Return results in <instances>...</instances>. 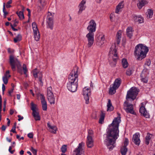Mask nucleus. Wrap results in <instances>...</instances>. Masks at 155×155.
Here are the masks:
<instances>
[{"label":"nucleus","instance_id":"423d86ee","mask_svg":"<svg viewBox=\"0 0 155 155\" xmlns=\"http://www.w3.org/2000/svg\"><path fill=\"white\" fill-rule=\"evenodd\" d=\"M121 83V80L120 78L116 79L112 85H110L109 91V94L112 95L114 94L116 90L120 86Z\"/></svg>","mask_w":155,"mask_h":155},{"label":"nucleus","instance_id":"7c9ffc66","mask_svg":"<svg viewBox=\"0 0 155 155\" xmlns=\"http://www.w3.org/2000/svg\"><path fill=\"white\" fill-rule=\"evenodd\" d=\"M122 64L123 67L125 68H127L128 65V63L127 60L124 58L122 59Z\"/></svg>","mask_w":155,"mask_h":155},{"label":"nucleus","instance_id":"6ab92c4d","mask_svg":"<svg viewBox=\"0 0 155 155\" xmlns=\"http://www.w3.org/2000/svg\"><path fill=\"white\" fill-rule=\"evenodd\" d=\"M140 135L139 133H136L133 136V141L137 145H139L140 143Z\"/></svg>","mask_w":155,"mask_h":155},{"label":"nucleus","instance_id":"bf43d9fd","mask_svg":"<svg viewBox=\"0 0 155 155\" xmlns=\"http://www.w3.org/2000/svg\"><path fill=\"white\" fill-rule=\"evenodd\" d=\"M2 98L1 95H0V111L1 110V107H2Z\"/></svg>","mask_w":155,"mask_h":155},{"label":"nucleus","instance_id":"2eb2a0df","mask_svg":"<svg viewBox=\"0 0 155 155\" xmlns=\"http://www.w3.org/2000/svg\"><path fill=\"white\" fill-rule=\"evenodd\" d=\"M116 52L117 50L114 47H111L110 48L109 53V56L110 57L112 58L113 61L115 62L118 58Z\"/></svg>","mask_w":155,"mask_h":155},{"label":"nucleus","instance_id":"f257e3e1","mask_svg":"<svg viewBox=\"0 0 155 155\" xmlns=\"http://www.w3.org/2000/svg\"><path fill=\"white\" fill-rule=\"evenodd\" d=\"M118 115L119 117L115 118L110 125L104 141L105 144L109 150H112L115 146L116 141L119 136L118 127L121 120L120 114H119Z\"/></svg>","mask_w":155,"mask_h":155},{"label":"nucleus","instance_id":"5701e85b","mask_svg":"<svg viewBox=\"0 0 155 155\" xmlns=\"http://www.w3.org/2000/svg\"><path fill=\"white\" fill-rule=\"evenodd\" d=\"M147 3L148 2L146 0H138L137 6L139 9H141L143 6Z\"/></svg>","mask_w":155,"mask_h":155},{"label":"nucleus","instance_id":"f8f14e48","mask_svg":"<svg viewBox=\"0 0 155 155\" xmlns=\"http://www.w3.org/2000/svg\"><path fill=\"white\" fill-rule=\"evenodd\" d=\"M91 90L88 88L85 87L83 89L82 94H83L85 100L86 101V103L88 104L89 103V97L91 95Z\"/></svg>","mask_w":155,"mask_h":155},{"label":"nucleus","instance_id":"69168bd1","mask_svg":"<svg viewBox=\"0 0 155 155\" xmlns=\"http://www.w3.org/2000/svg\"><path fill=\"white\" fill-rule=\"evenodd\" d=\"M5 90V85L3 84L2 85V91H4Z\"/></svg>","mask_w":155,"mask_h":155},{"label":"nucleus","instance_id":"6e6d98bb","mask_svg":"<svg viewBox=\"0 0 155 155\" xmlns=\"http://www.w3.org/2000/svg\"><path fill=\"white\" fill-rule=\"evenodd\" d=\"M28 137L30 138H33V135L32 133H30L28 134Z\"/></svg>","mask_w":155,"mask_h":155},{"label":"nucleus","instance_id":"338daca9","mask_svg":"<svg viewBox=\"0 0 155 155\" xmlns=\"http://www.w3.org/2000/svg\"><path fill=\"white\" fill-rule=\"evenodd\" d=\"M5 3H4L3 6V12H5L6 11H5Z\"/></svg>","mask_w":155,"mask_h":155},{"label":"nucleus","instance_id":"f03ea898","mask_svg":"<svg viewBox=\"0 0 155 155\" xmlns=\"http://www.w3.org/2000/svg\"><path fill=\"white\" fill-rule=\"evenodd\" d=\"M148 51V47L142 44H140L135 47L134 54L137 60H141L146 57Z\"/></svg>","mask_w":155,"mask_h":155},{"label":"nucleus","instance_id":"4be33fe9","mask_svg":"<svg viewBox=\"0 0 155 155\" xmlns=\"http://www.w3.org/2000/svg\"><path fill=\"white\" fill-rule=\"evenodd\" d=\"M86 144L88 148H91L94 146V140L92 138L88 137H87Z\"/></svg>","mask_w":155,"mask_h":155},{"label":"nucleus","instance_id":"bb28decb","mask_svg":"<svg viewBox=\"0 0 155 155\" xmlns=\"http://www.w3.org/2000/svg\"><path fill=\"white\" fill-rule=\"evenodd\" d=\"M122 33V31L120 30L118 31L117 33L116 41L117 44H119L120 42Z\"/></svg>","mask_w":155,"mask_h":155},{"label":"nucleus","instance_id":"4468645a","mask_svg":"<svg viewBox=\"0 0 155 155\" xmlns=\"http://www.w3.org/2000/svg\"><path fill=\"white\" fill-rule=\"evenodd\" d=\"M78 82L77 83H68L67 87L68 90L71 92H75L78 87Z\"/></svg>","mask_w":155,"mask_h":155},{"label":"nucleus","instance_id":"c9c22d12","mask_svg":"<svg viewBox=\"0 0 155 155\" xmlns=\"http://www.w3.org/2000/svg\"><path fill=\"white\" fill-rule=\"evenodd\" d=\"M24 9H23L22 11H20L19 12H17L16 14L18 15L19 18L21 20L23 19L24 18V16L23 14Z\"/></svg>","mask_w":155,"mask_h":155},{"label":"nucleus","instance_id":"ddd939ff","mask_svg":"<svg viewBox=\"0 0 155 155\" xmlns=\"http://www.w3.org/2000/svg\"><path fill=\"white\" fill-rule=\"evenodd\" d=\"M94 34L91 33H88L86 36L88 42L87 46L88 48H91L94 43Z\"/></svg>","mask_w":155,"mask_h":155},{"label":"nucleus","instance_id":"c03bdc74","mask_svg":"<svg viewBox=\"0 0 155 155\" xmlns=\"http://www.w3.org/2000/svg\"><path fill=\"white\" fill-rule=\"evenodd\" d=\"M31 109L32 110L33 112L37 111L36 109V105L32 102L31 103Z\"/></svg>","mask_w":155,"mask_h":155},{"label":"nucleus","instance_id":"c756f323","mask_svg":"<svg viewBox=\"0 0 155 155\" xmlns=\"http://www.w3.org/2000/svg\"><path fill=\"white\" fill-rule=\"evenodd\" d=\"M32 115L36 120H40V117L39 113L37 111L33 112Z\"/></svg>","mask_w":155,"mask_h":155},{"label":"nucleus","instance_id":"ea45409f","mask_svg":"<svg viewBox=\"0 0 155 155\" xmlns=\"http://www.w3.org/2000/svg\"><path fill=\"white\" fill-rule=\"evenodd\" d=\"M21 39V35L18 34L15 38L14 39L15 42L16 43L18 41H20Z\"/></svg>","mask_w":155,"mask_h":155},{"label":"nucleus","instance_id":"dca6fc26","mask_svg":"<svg viewBox=\"0 0 155 155\" xmlns=\"http://www.w3.org/2000/svg\"><path fill=\"white\" fill-rule=\"evenodd\" d=\"M38 97H40L43 110H46L47 109V104L45 99V97L44 95L42 94H38Z\"/></svg>","mask_w":155,"mask_h":155},{"label":"nucleus","instance_id":"09e8293b","mask_svg":"<svg viewBox=\"0 0 155 155\" xmlns=\"http://www.w3.org/2000/svg\"><path fill=\"white\" fill-rule=\"evenodd\" d=\"M97 45L101 46L104 44V41L98 40L97 41Z\"/></svg>","mask_w":155,"mask_h":155},{"label":"nucleus","instance_id":"8fccbe9b","mask_svg":"<svg viewBox=\"0 0 155 155\" xmlns=\"http://www.w3.org/2000/svg\"><path fill=\"white\" fill-rule=\"evenodd\" d=\"M31 151L34 155H36L37 151L35 149L33 148L32 147L31 149Z\"/></svg>","mask_w":155,"mask_h":155},{"label":"nucleus","instance_id":"de8ad7c7","mask_svg":"<svg viewBox=\"0 0 155 155\" xmlns=\"http://www.w3.org/2000/svg\"><path fill=\"white\" fill-rule=\"evenodd\" d=\"M12 0H10L8 1L6 5V7L7 8L11 7V5L10 4L12 3Z\"/></svg>","mask_w":155,"mask_h":155},{"label":"nucleus","instance_id":"2f4dec72","mask_svg":"<svg viewBox=\"0 0 155 155\" xmlns=\"http://www.w3.org/2000/svg\"><path fill=\"white\" fill-rule=\"evenodd\" d=\"M34 35L35 40L38 41L39 40L40 38V34L38 31L34 32Z\"/></svg>","mask_w":155,"mask_h":155},{"label":"nucleus","instance_id":"20e7f679","mask_svg":"<svg viewBox=\"0 0 155 155\" xmlns=\"http://www.w3.org/2000/svg\"><path fill=\"white\" fill-rule=\"evenodd\" d=\"M78 67H75L71 72L68 77V83L78 82Z\"/></svg>","mask_w":155,"mask_h":155},{"label":"nucleus","instance_id":"79ce46f5","mask_svg":"<svg viewBox=\"0 0 155 155\" xmlns=\"http://www.w3.org/2000/svg\"><path fill=\"white\" fill-rule=\"evenodd\" d=\"M133 71L130 68H129L127 69L126 72V74L128 76L130 75L133 73Z\"/></svg>","mask_w":155,"mask_h":155},{"label":"nucleus","instance_id":"6e6552de","mask_svg":"<svg viewBox=\"0 0 155 155\" xmlns=\"http://www.w3.org/2000/svg\"><path fill=\"white\" fill-rule=\"evenodd\" d=\"M47 97L51 104H54L55 99L51 87H48L47 89Z\"/></svg>","mask_w":155,"mask_h":155},{"label":"nucleus","instance_id":"72a5a7b5","mask_svg":"<svg viewBox=\"0 0 155 155\" xmlns=\"http://www.w3.org/2000/svg\"><path fill=\"white\" fill-rule=\"evenodd\" d=\"M127 151L126 147L122 146L120 149V152L122 155H125Z\"/></svg>","mask_w":155,"mask_h":155},{"label":"nucleus","instance_id":"774afa93","mask_svg":"<svg viewBox=\"0 0 155 155\" xmlns=\"http://www.w3.org/2000/svg\"><path fill=\"white\" fill-rule=\"evenodd\" d=\"M14 112V111L13 110H10V114L11 115H12Z\"/></svg>","mask_w":155,"mask_h":155},{"label":"nucleus","instance_id":"412c9836","mask_svg":"<svg viewBox=\"0 0 155 155\" xmlns=\"http://www.w3.org/2000/svg\"><path fill=\"white\" fill-rule=\"evenodd\" d=\"M133 20L136 22L142 23L144 22L143 18L140 15H134V16Z\"/></svg>","mask_w":155,"mask_h":155},{"label":"nucleus","instance_id":"37998d69","mask_svg":"<svg viewBox=\"0 0 155 155\" xmlns=\"http://www.w3.org/2000/svg\"><path fill=\"white\" fill-rule=\"evenodd\" d=\"M67 146L65 145H63L61 148L62 152L63 153H65L67 150Z\"/></svg>","mask_w":155,"mask_h":155},{"label":"nucleus","instance_id":"aec40b11","mask_svg":"<svg viewBox=\"0 0 155 155\" xmlns=\"http://www.w3.org/2000/svg\"><path fill=\"white\" fill-rule=\"evenodd\" d=\"M86 3V1L85 0H83L80 3L78 6L79 8V10L78 11V14H81L82 12L85 9L86 6L85 5Z\"/></svg>","mask_w":155,"mask_h":155},{"label":"nucleus","instance_id":"0e129e2a","mask_svg":"<svg viewBox=\"0 0 155 155\" xmlns=\"http://www.w3.org/2000/svg\"><path fill=\"white\" fill-rule=\"evenodd\" d=\"M14 90V88H12V89L10 90V91H8V93L9 95L10 96L11 95V94L12 92H13Z\"/></svg>","mask_w":155,"mask_h":155},{"label":"nucleus","instance_id":"393cba45","mask_svg":"<svg viewBox=\"0 0 155 155\" xmlns=\"http://www.w3.org/2000/svg\"><path fill=\"white\" fill-rule=\"evenodd\" d=\"M10 72L9 71H6L5 74L4 76L3 77L2 79L4 83L5 84H7L8 82V78L11 77V75L9 74Z\"/></svg>","mask_w":155,"mask_h":155},{"label":"nucleus","instance_id":"c85d7f7f","mask_svg":"<svg viewBox=\"0 0 155 155\" xmlns=\"http://www.w3.org/2000/svg\"><path fill=\"white\" fill-rule=\"evenodd\" d=\"M107 111H112L114 109V107L112 106V104L111 102V101L110 99H108V102L107 104Z\"/></svg>","mask_w":155,"mask_h":155},{"label":"nucleus","instance_id":"f704fd0d","mask_svg":"<svg viewBox=\"0 0 155 155\" xmlns=\"http://www.w3.org/2000/svg\"><path fill=\"white\" fill-rule=\"evenodd\" d=\"M146 14L147 18H150L152 17L153 15V11L151 9H148Z\"/></svg>","mask_w":155,"mask_h":155},{"label":"nucleus","instance_id":"4c0bfd02","mask_svg":"<svg viewBox=\"0 0 155 155\" xmlns=\"http://www.w3.org/2000/svg\"><path fill=\"white\" fill-rule=\"evenodd\" d=\"M39 2L41 4V6L39 7L41 9L43 8L46 4L45 0H39Z\"/></svg>","mask_w":155,"mask_h":155},{"label":"nucleus","instance_id":"1a4fd4ad","mask_svg":"<svg viewBox=\"0 0 155 155\" xmlns=\"http://www.w3.org/2000/svg\"><path fill=\"white\" fill-rule=\"evenodd\" d=\"M47 27L52 30L53 28V17L51 13L48 12L47 18Z\"/></svg>","mask_w":155,"mask_h":155},{"label":"nucleus","instance_id":"e2e57ef3","mask_svg":"<svg viewBox=\"0 0 155 155\" xmlns=\"http://www.w3.org/2000/svg\"><path fill=\"white\" fill-rule=\"evenodd\" d=\"M11 28L14 31H17L18 30L16 28H15L14 26L12 25L11 24Z\"/></svg>","mask_w":155,"mask_h":155},{"label":"nucleus","instance_id":"13d9d810","mask_svg":"<svg viewBox=\"0 0 155 155\" xmlns=\"http://www.w3.org/2000/svg\"><path fill=\"white\" fill-rule=\"evenodd\" d=\"M18 120L19 121H20L21 120H22L23 119V117L22 116H21L20 115H18Z\"/></svg>","mask_w":155,"mask_h":155},{"label":"nucleus","instance_id":"473e14b6","mask_svg":"<svg viewBox=\"0 0 155 155\" xmlns=\"http://www.w3.org/2000/svg\"><path fill=\"white\" fill-rule=\"evenodd\" d=\"M152 137V134H149V133H147V135L145 137V143L148 145L149 144V141L151 137Z\"/></svg>","mask_w":155,"mask_h":155},{"label":"nucleus","instance_id":"603ef678","mask_svg":"<svg viewBox=\"0 0 155 155\" xmlns=\"http://www.w3.org/2000/svg\"><path fill=\"white\" fill-rule=\"evenodd\" d=\"M128 143V140L127 138H125L124 142V146H123L127 147Z\"/></svg>","mask_w":155,"mask_h":155},{"label":"nucleus","instance_id":"5fc2aeb1","mask_svg":"<svg viewBox=\"0 0 155 155\" xmlns=\"http://www.w3.org/2000/svg\"><path fill=\"white\" fill-rule=\"evenodd\" d=\"M15 126H14L12 128V130H10V132H12L13 133H16V132L15 131Z\"/></svg>","mask_w":155,"mask_h":155},{"label":"nucleus","instance_id":"9d476101","mask_svg":"<svg viewBox=\"0 0 155 155\" xmlns=\"http://www.w3.org/2000/svg\"><path fill=\"white\" fill-rule=\"evenodd\" d=\"M96 24L95 21L93 19L91 20L88 23V25L87 29L89 33H94L96 31Z\"/></svg>","mask_w":155,"mask_h":155},{"label":"nucleus","instance_id":"a211bd4d","mask_svg":"<svg viewBox=\"0 0 155 155\" xmlns=\"http://www.w3.org/2000/svg\"><path fill=\"white\" fill-rule=\"evenodd\" d=\"M142 106L140 107V112L145 117L147 118H149L150 117V115L149 113L147 112L145 107L143 106V103H141Z\"/></svg>","mask_w":155,"mask_h":155},{"label":"nucleus","instance_id":"e433bc0d","mask_svg":"<svg viewBox=\"0 0 155 155\" xmlns=\"http://www.w3.org/2000/svg\"><path fill=\"white\" fill-rule=\"evenodd\" d=\"M141 80L144 83H147L148 80L147 77H145L144 74L142 73L141 75Z\"/></svg>","mask_w":155,"mask_h":155},{"label":"nucleus","instance_id":"b1692460","mask_svg":"<svg viewBox=\"0 0 155 155\" xmlns=\"http://www.w3.org/2000/svg\"><path fill=\"white\" fill-rule=\"evenodd\" d=\"M47 126L49 128V131L51 132L54 134L56 133L57 128L56 126H51L49 122L47 123Z\"/></svg>","mask_w":155,"mask_h":155},{"label":"nucleus","instance_id":"052dcab7","mask_svg":"<svg viewBox=\"0 0 155 155\" xmlns=\"http://www.w3.org/2000/svg\"><path fill=\"white\" fill-rule=\"evenodd\" d=\"M18 23V21H16V20H15L14 21V23L13 24V25L14 27H16L17 25V24Z\"/></svg>","mask_w":155,"mask_h":155},{"label":"nucleus","instance_id":"58836bf2","mask_svg":"<svg viewBox=\"0 0 155 155\" xmlns=\"http://www.w3.org/2000/svg\"><path fill=\"white\" fill-rule=\"evenodd\" d=\"M105 117V114L103 113V112H101V113L100 116L99 122L100 124H102L103 122L104 121V118Z\"/></svg>","mask_w":155,"mask_h":155},{"label":"nucleus","instance_id":"7ed1b4c3","mask_svg":"<svg viewBox=\"0 0 155 155\" xmlns=\"http://www.w3.org/2000/svg\"><path fill=\"white\" fill-rule=\"evenodd\" d=\"M9 63L12 70L14 71L15 70V66L17 67L18 71L21 74H22V68L19 61L13 55H11L9 58Z\"/></svg>","mask_w":155,"mask_h":155},{"label":"nucleus","instance_id":"f3484780","mask_svg":"<svg viewBox=\"0 0 155 155\" xmlns=\"http://www.w3.org/2000/svg\"><path fill=\"white\" fill-rule=\"evenodd\" d=\"M33 75L35 78L38 77L40 85L42 86L43 85V82L42 81V74L41 72H38L37 69H35L33 71Z\"/></svg>","mask_w":155,"mask_h":155},{"label":"nucleus","instance_id":"0eeeda50","mask_svg":"<svg viewBox=\"0 0 155 155\" xmlns=\"http://www.w3.org/2000/svg\"><path fill=\"white\" fill-rule=\"evenodd\" d=\"M130 101L129 99H127L124 102V108L127 112L135 114L136 113L134 110L133 105L129 102Z\"/></svg>","mask_w":155,"mask_h":155},{"label":"nucleus","instance_id":"3c124183","mask_svg":"<svg viewBox=\"0 0 155 155\" xmlns=\"http://www.w3.org/2000/svg\"><path fill=\"white\" fill-rule=\"evenodd\" d=\"M105 39L104 35H100L99 37L98 40L104 41Z\"/></svg>","mask_w":155,"mask_h":155},{"label":"nucleus","instance_id":"cd10ccee","mask_svg":"<svg viewBox=\"0 0 155 155\" xmlns=\"http://www.w3.org/2000/svg\"><path fill=\"white\" fill-rule=\"evenodd\" d=\"M127 35L128 37L131 38L133 35V31L131 27H128L127 29Z\"/></svg>","mask_w":155,"mask_h":155},{"label":"nucleus","instance_id":"9b49d317","mask_svg":"<svg viewBox=\"0 0 155 155\" xmlns=\"http://www.w3.org/2000/svg\"><path fill=\"white\" fill-rule=\"evenodd\" d=\"M84 146V143L81 142L79 144L77 148H76L73 152L74 155H84V151L83 147Z\"/></svg>","mask_w":155,"mask_h":155},{"label":"nucleus","instance_id":"39448f33","mask_svg":"<svg viewBox=\"0 0 155 155\" xmlns=\"http://www.w3.org/2000/svg\"><path fill=\"white\" fill-rule=\"evenodd\" d=\"M138 89L135 87H132L127 91L126 96V99H131L133 101L136 99V97L138 93Z\"/></svg>","mask_w":155,"mask_h":155},{"label":"nucleus","instance_id":"864d4df0","mask_svg":"<svg viewBox=\"0 0 155 155\" xmlns=\"http://www.w3.org/2000/svg\"><path fill=\"white\" fill-rule=\"evenodd\" d=\"M151 64V61L150 60H148L145 63V65L148 66H149Z\"/></svg>","mask_w":155,"mask_h":155},{"label":"nucleus","instance_id":"680f3d73","mask_svg":"<svg viewBox=\"0 0 155 155\" xmlns=\"http://www.w3.org/2000/svg\"><path fill=\"white\" fill-rule=\"evenodd\" d=\"M6 127L4 125H3L1 129L2 130L5 131V130Z\"/></svg>","mask_w":155,"mask_h":155},{"label":"nucleus","instance_id":"49530a36","mask_svg":"<svg viewBox=\"0 0 155 155\" xmlns=\"http://www.w3.org/2000/svg\"><path fill=\"white\" fill-rule=\"evenodd\" d=\"M93 134V131L92 130H89L88 132V135L87 137H89L91 138H92Z\"/></svg>","mask_w":155,"mask_h":155},{"label":"nucleus","instance_id":"a878e982","mask_svg":"<svg viewBox=\"0 0 155 155\" xmlns=\"http://www.w3.org/2000/svg\"><path fill=\"white\" fill-rule=\"evenodd\" d=\"M124 2L122 1L119 3L116 6L115 10V13H118L119 12L121 11V9L124 7Z\"/></svg>","mask_w":155,"mask_h":155},{"label":"nucleus","instance_id":"4d7b16f0","mask_svg":"<svg viewBox=\"0 0 155 155\" xmlns=\"http://www.w3.org/2000/svg\"><path fill=\"white\" fill-rule=\"evenodd\" d=\"M114 17V15L113 14L111 13V14H110V20L111 21H113V18Z\"/></svg>","mask_w":155,"mask_h":155},{"label":"nucleus","instance_id":"a19ab883","mask_svg":"<svg viewBox=\"0 0 155 155\" xmlns=\"http://www.w3.org/2000/svg\"><path fill=\"white\" fill-rule=\"evenodd\" d=\"M32 27L34 32L38 31L36 23L35 22L32 23Z\"/></svg>","mask_w":155,"mask_h":155},{"label":"nucleus","instance_id":"a18cd8bd","mask_svg":"<svg viewBox=\"0 0 155 155\" xmlns=\"http://www.w3.org/2000/svg\"><path fill=\"white\" fill-rule=\"evenodd\" d=\"M22 69L24 71V73L25 74H26L27 70L26 65L24 64L23 65Z\"/></svg>","mask_w":155,"mask_h":155}]
</instances>
